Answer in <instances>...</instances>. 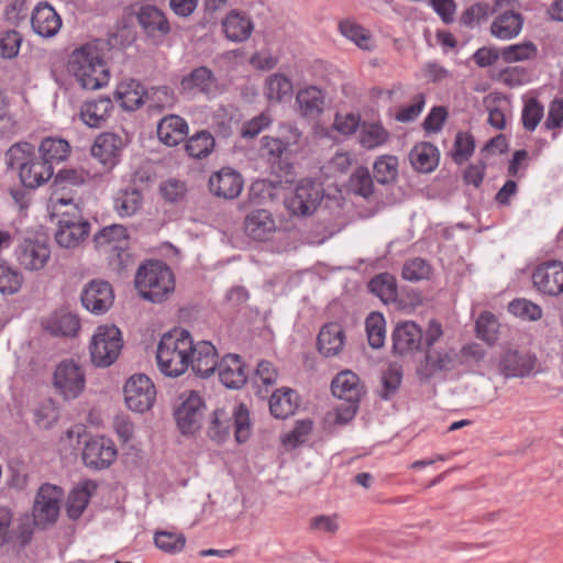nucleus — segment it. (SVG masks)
Returning <instances> with one entry per match:
<instances>
[{"instance_id": "12", "label": "nucleus", "mask_w": 563, "mask_h": 563, "mask_svg": "<svg viewBox=\"0 0 563 563\" xmlns=\"http://www.w3.org/2000/svg\"><path fill=\"white\" fill-rule=\"evenodd\" d=\"M80 301L82 307L92 314H104L114 301L112 286L106 280L92 279L82 289Z\"/></svg>"}, {"instance_id": "17", "label": "nucleus", "mask_w": 563, "mask_h": 563, "mask_svg": "<svg viewBox=\"0 0 563 563\" xmlns=\"http://www.w3.org/2000/svg\"><path fill=\"white\" fill-rule=\"evenodd\" d=\"M117 456V450L111 440L95 438L86 442L82 451V461L86 466L93 470L109 467Z\"/></svg>"}, {"instance_id": "49", "label": "nucleus", "mask_w": 563, "mask_h": 563, "mask_svg": "<svg viewBox=\"0 0 563 563\" xmlns=\"http://www.w3.org/2000/svg\"><path fill=\"white\" fill-rule=\"evenodd\" d=\"M398 158L395 155H380L376 158L373 172L379 184H389L398 176Z\"/></svg>"}, {"instance_id": "40", "label": "nucleus", "mask_w": 563, "mask_h": 563, "mask_svg": "<svg viewBox=\"0 0 563 563\" xmlns=\"http://www.w3.org/2000/svg\"><path fill=\"white\" fill-rule=\"evenodd\" d=\"M296 99L305 117H316L322 111L324 97L322 91L314 86L299 90Z\"/></svg>"}, {"instance_id": "5", "label": "nucleus", "mask_w": 563, "mask_h": 563, "mask_svg": "<svg viewBox=\"0 0 563 563\" xmlns=\"http://www.w3.org/2000/svg\"><path fill=\"white\" fill-rule=\"evenodd\" d=\"M135 287L142 298L152 302H162L174 291V274L162 262H150L139 268Z\"/></svg>"}, {"instance_id": "30", "label": "nucleus", "mask_w": 563, "mask_h": 563, "mask_svg": "<svg viewBox=\"0 0 563 563\" xmlns=\"http://www.w3.org/2000/svg\"><path fill=\"white\" fill-rule=\"evenodd\" d=\"M124 345L121 330L113 324L99 325L90 341V352H121Z\"/></svg>"}, {"instance_id": "64", "label": "nucleus", "mask_w": 563, "mask_h": 563, "mask_svg": "<svg viewBox=\"0 0 563 563\" xmlns=\"http://www.w3.org/2000/svg\"><path fill=\"white\" fill-rule=\"evenodd\" d=\"M88 174L82 170L64 169L60 170L53 183V190L66 192L68 186H78L86 181Z\"/></svg>"}, {"instance_id": "57", "label": "nucleus", "mask_w": 563, "mask_h": 563, "mask_svg": "<svg viewBox=\"0 0 563 563\" xmlns=\"http://www.w3.org/2000/svg\"><path fill=\"white\" fill-rule=\"evenodd\" d=\"M508 310L511 314L529 321H537L542 317L541 307L523 298L512 300Z\"/></svg>"}, {"instance_id": "59", "label": "nucleus", "mask_w": 563, "mask_h": 563, "mask_svg": "<svg viewBox=\"0 0 563 563\" xmlns=\"http://www.w3.org/2000/svg\"><path fill=\"white\" fill-rule=\"evenodd\" d=\"M90 493L87 487H78L71 490L67 499V516L76 520L81 516L89 501Z\"/></svg>"}, {"instance_id": "48", "label": "nucleus", "mask_w": 563, "mask_h": 563, "mask_svg": "<svg viewBox=\"0 0 563 563\" xmlns=\"http://www.w3.org/2000/svg\"><path fill=\"white\" fill-rule=\"evenodd\" d=\"M70 152V146L67 141L63 139L46 137L41 142L40 153L41 158L48 162H60L65 159Z\"/></svg>"}, {"instance_id": "58", "label": "nucleus", "mask_w": 563, "mask_h": 563, "mask_svg": "<svg viewBox=\"0 0 563 563\" xmlns=\"http://www.w3.org/2000/svg\"><path fill=\"white\" fill-rule=\"evenodd\" d=\"M33 146L30 143H16L7 152V162L10 167L22 169L24 164L34 158Z\"/></svg>"}, {"instance_id": "63", "label": "nucleus", "mask_w": 563, "mask_h": 563, "mask_svg": "<svg viewBox=\"0 0 563 563\" xmlns=\"http://www.w3.org/2000/svg\"><path fill=\"white\" fill-rule=\"evenodd\" d=\"M497 330L498 321L496 317L489 311L482 312L476 320L477 336L490 343L496 340Z\"/></svg>"}, {"instance_id": "24", "label": "nucleus", "mask_w": 563, "mask_h": 563, "mask_svg": "<svg viewBox=\"0 0 563 563\" xmlns=\"http://www.w3.org/2000/svg\"><path fill=\"white\" fill-rule=\"evenodd\" d=\"M394 352H417L422 346V330L413 321L398 322L393 332Z\"/></svg>"}, {"instance_id": "8", "label": "nucleus", "mask_w": 563, "mask_h": 563, "mask_svg": "<svg viewBox=\"0 0 563 563\" xmlns=\"http://www.w3.org/2000/svg\"><path fill=\"white\" fill-rule=\"evenodd\" d=\"M126 407L139 413L148 411L156 399V389L151 378L145 374H134L123 386Z\"/></svg>"}, {"instance_id": "23", "label": "nucleus", "mask_w": 563, "mask_h": 563, "mask_svg": "<svg viewBox=\"0 0 563 563\" xmlns=\"http://www.w3.org/2000/svg\"><path fill=\"white\" fill-rule=\"evenodd\" d=\"M146 88L136 79L125 78L115 88L114 98L126 111H135L145 106Z\"/></svg>"}, {"instance_id": "42", "label": "nucleus", "mask_w": 563, "mask_h": 563, "mask_svg": "<svg viewBox=\"0 0 563 563\" xmlns=\"http://www.w3.org/2000/svg\"><path fill=\"white\" fill-rule=\"evenodd\" d=\"M95 242L98 247L123 249L128 242L126 228L121 224L106 227L95 236Z\"/></svg>"}, {"instance_id": "56", "label": "nucleus", "mask_w": 563, "mask_h": 563, "mask_svg": "<svg viewBox=\"0 0 563 563\" xmlns=\"http://www.w3.org/2000/svg\"><path fill=\"white\" fill-rule=\"evenodd\" d=\"M432 274L430 264L420 257L408 260L404 266L401 276L409 282L429 279Z\"/></svg>"}, {"instance_id": "39", "label": "nucleus", "mask_w": 563, "mask_h": 563, "mask_svg": "<svg viewBox=\"0 0 563 563\" xmlns=\"http://www.w3.org/2000/svg\"><path fill=\"white\" fill-rule=\"evenodd\" d=\"M291 95L292 82L284 74L275 73L265 79L264 96L269 102H282Z\"/></svg>"}, {"instance_id": "26", "label": "nucleus", "mask_w": 563, "mask_h": 563, "mask_svg": "<svg viewBox=\"0 0 563 563\" xmlns=\"http://www.w3.org/2000/svg\"><path fill=\"white\" fill-rule=\"evenodd\" d=\"M346 343V332L340 321L324 323L317 335L318 352H343Z\"/></svg>"}, {"instance_id": "36", "label": "nucleus", "mask_w": 563, "mask_h": 563, "mask_svg": "<svg viewBox=\"0 0 563 563\" xmlns=\"http://www.w3.org/2000/svg\"><path fill=\"white\" fill-rule=\"evenodd\" d=\"M298 406V395L291 388L277 389L269 399L271 413L277 419L294 415Z\"/></svg>"}, {"instance_id": "46", "label": "nucleus", "mask_w": 563, "mask_h": 563, "mask_svg": "<svg viewBox=\"0 0 563 563\" xmlns=\"http://www.w3.org/2000/svg\"><path fill=\"white\" fill-rule=\"evenodd\" d=\"M537 55L538 47L532 42L512 44L500 49V58L507 64L533 60Z\"/></svg>"}, {"instance_id": "14", "label": "nucleus", "mask_w": 563, "mask_h": 563, "mask_svg": "<svg viewBox=\"0 0 563 563\" xmlns=\"http://www.w3.org/2000/svg\"><path fill=\"white\" fill-rule=\"evenodd\" d=\"M51 258L49 246L38 240L25 239L15 249V260L27 272L43 269Z\"/></svg>"}, {"instance_id": "4", "label": "nucleus", "mask_w": 563, "mask_h": 563, "mask_svg": "<svg viewBox=\"0 0 563 563\" xmlns=\"http://www.w3.org/2000/svg\"><path fill=\"white\" fill-rule=\"evenodd\" d=\"M232 428L239 443H244L250 438L251 421L246 405L239 404L231 412L225 409L214 410L210 417L208 437L218 443L224 442Z\"/></svg>"}, {"instance_id": "53", "label": "nucleus", "mask_w": 563, "mask_h": 563, "mask_svg": "<svg viewBox=\"0 0 563 563\" xmlns=\"http://www.w3.org/2000/svg\"><path fill=\"white\" fill-rule=\"evenodd\" d=\"M175 103V93L167 86L146 89L145 106L153 110L170 108Z\"/></svg>"}, {"instance_id": "62", "label": "nucleus", "mask_w": 563, "mask_h": 563, "mask_svg": "<svg viewBox=\"0 0 563 563\" xmlns=\"http://www.w3.org/2000/svg\"><path fill=\"white\" fill-rule=\"evenodd\" d=\"M496 79L503 85L514 88L527 84L529 73L523 67L508 66L498 71Z\"/></svg>"}, {"instance_id": "20", "label": "nucleus", "mask_w": 563, "mask_h": 563, "mask_svg": "<svg viewBox=\"0 0 563 563\" xmlns=\"http://www.w3.org/2000/svg\"><path fill=\"white\" fill-rule=\"evenodd\" d=\"M122 147L123 142L119 135L102 133L96 139L91 147V154L104 168L111 169L118 164Z\"/></svg>"}, {"instance_id": "37", "label": "nucleus", "mask_w": 563, "mask_h": 563, "mask_svg": "<svg viewBox=\"0 0 563 563\" xmlns=\"http://www.w3.org/2000/svg\"><path fill=\"white\" fill-rule=\"evenodd\" d=\"M412 167L421 173L432 172L439 163L438 148L431 143L422 142L413 146L409 153Z\"/></svg>"}, {"instance_id": "51", "label": "nucleus", "mask_w": 563, "mask_h": 563, "mask_svg": "<svg viewBox=\"0 0 563 563\" xmlns=\"http://www.w3.org/2000/svg\"><path fill=\"white\" fill-rule=\"evenodd\" d=\"M368 343L373 349L384 345L386 334L385 318L380 312H371L365 320Z\"/></svg>"}, {"instance_id": "38", "label": "nucleus", "mask_w": 563, "mask_h": 563, "mask_svg": "<svg viewBox=\"0 0 563 563\" xmlns=\"http://www.w3.org/2000/svg\"><path fill=\"white\" fill-rule=\"evenodd\" d=\"M390 139L389 131L379 122H363L358 133V143L365 150H375Z\"/></svg>"}, {"instance_id": "41", "label": "nucleus", "mask_w": 563, "mask_h": 563, "mask_svg": "<svg viewBox=\"0 0 563 563\" xmlns=\"http://www.w3.org/2000/svg\"><path fill=\"white\" fill-rule=\"evenodd\" d=\"M157 366L167 377H178L184 374L194 354H155Z\"/></svg>"}, {"instance_id": "31", "label": "nucleus", "mask_w": 563, "mask_h": 563, "mask_svg": "<svg viewBox=\"0 0 563 563\" xmlns=\"http://www.w3.org/2000/svg\"><path fill=\"white\" fill-rule=\"evenodd\" d=\"M112 110L113 104L110 98H98L84 102L79 117L87 126L99 129L106 123Z\"/></svg>"}, {"instance_id": "27", "label": "nucleus", "mask_w": 563, "mask_h": 563, "mask_svg": "<svg viewBox=\"0 0 563 563\" xmlns=\"http://www.w3.org/2000/svg\"><path fill=\"white\" fill-rule=\"evenodd\" d=\"M156 133L159 142L166 146H176L187 137L189 126L181 117L168 114L159 120Z\"/></svg>"}, {"instance_id": "16", "label": "nucleus", "mask_w": 563, "mask_h": 563, "mask_svg": "<svg viewBox=\"0 0 563 563\" xmlns=\"http://www.w3.org/2000/svg\"><path fill=\"white\" fill-rule=\"evenodd\" d=\"M243 186L242 175L231 167H223L209 178L210 192L223 199L231 200L239 197Z\"/></svg>"}, {"instance_id": "7", "label": "nucleus", "mask_w": 563, "mask_h": 563, "mask_svg": "<svg viewBox=\"0 0 563 563\" xmlns=\"http://www.w3.org/2000/svg\"><path fill=\"white\" fill-rule=\"evenodd\" d=\"M416 374L421 383H427L441 373L457 369L461 366L474 372V364L466 362L462 354H419Z\"/></svg>"}, {"instance_id": "60", "label": "nucleus", "mask_w": 563, "mask_h": 563, "mask_svg": "<svg viewBox=\"0 0 563 563\" xmlns=\"http://www.w3.org/2000/svg\"><path fill=\"white\" fill-rule=\"evenodd\" d=\"M198 356L195 358L190 356L189 365L191 369L202 377H209L216 371H219V354H197Z\"/></svg>"}, {"instance_id": "13", "label": "nucleus", "mask_w": 563, "mask_h": 563, "mask_svg": "<svg viewBox=\"0 0 563 563\" xmlns=\"http://www.w3.org/2000/svg\"><path fill=\"white\" fill-rule=\"evenodd\" d=\"M532 283L543 295L551 297L561 295L563 292V263L555 260L541 263L532 273Z\"/></svg>"}, {"instance_id": "19", "label": "nucleus", "mask_w": 563, "mask_h": 563, "mask_svg": "<svg viewBox=\"0 0 563 563\" xmlns=\"http://www.w3.org/2000/svg\"><path fill=\"white\" fill-rule=\"evenodd\" d=\"M218 373L222 384L231 389L244 386L249 376L240 354H224L220 360Z\"/></svg>"}, {"instance_id": "6", "label": "nucleus", "mask_w": 563, "mask_h": 563, "mask_svg": "<svg viewBox=\"0 0 563 563\" xmlns=\"http://www.w3.org/2000/svg\"><path fill=\"white\" fill-rule=\"evenodd\" d=\"M205 402L195 390H185L178 397L174 417L181 434L191 435L201 427Z\"/></svg>"}, {"instance_id": "15", "label": "nucleus", "mask_w": 563, "mask_h": 563, "mask_svg": "<svg viewBox=\"0 0 563 563\" xmlns=\"http://www.w3.org/2000/svg\"><path fill=\"white\" fill-rule=\"evenodd\" d=\"M216 352L214 345L203 341L195 344L191 333L180 327H175L161 338L157 352Z\"/></svg>"}, {"instance_id": "44", "label": "nucleus", "mask_w": 563, "mask_h": 563, "mask_svg": "<svg viewBox=\"0 0 563 563\" xmlns=\"http://www.w3.org/2000/svg\"><path fill=\"white\" fill-rule=\"evenodd\" d=\"M142 206V195L136 189L120 190L113 199V209L124 218L135 214Z\"/></svg>"}, {"instance_id": "54", "label": "nucleus", "mask_w": 563, "mask_h": 563, "mask_svg": "<svg viewBox=\"0 0 563 563\" xmlns=\"http://www.w3.org/2000/svg\"><path fill=\"white\" fill-rule=\"evenodd\" d=\"M154 543L161 551L168 554H176L184 550L186 537L183 533L156 531L154 534Z\"/></svg>"}, {"instance_id": "21", "label": "nucleus", "mask_w": 563, "mask_h": 563, "mask_svg": "<svg viewBox=\"0 0 563 563\" xmlns=\"http://www.w3.org/2000/svg\"><path fill=\"white\" fill-rule=\"evenodd\" d=\"M90 232L87 220H58L55 232L56 243L66 249H74L81 244Z\"/></svg>"}, {"instance_id": "33", "label": "nucleus", "mask_w": 563, "mask_h": 563, "mask_svg": "<svg viewBox=\"0 0 563 563\" xmlns=\"http://www.w3.org/2000/svg\"><path fill=\"white\" fill-rule=\"evenodd\" d=\"M522 25L523 19L520 13L506 11L494 19L490 33L501 41H509L521 32Z\"/></svg>"}, {"instance_id": "10", "label": "nucleus", "mask_w": 563, "mask_h": 563, "mask_svg": "<svg viewBox=\"0 0 563 563\" xmlns=\"http://www.w3.org/2000/svg\"><path fill=\"white\" fill-rule=\"evenodd\" d=\"M62 497V489L55 485L44 484L40 487L33 506V520L36 526L45 528L57 520Z\"/></svg>"}, {"instance_id": "28", "label": "nucleus", "mask_w": 563, "mask_h": 563, "mask_svg": "<svg viewBox=\"0 0 563 563\" xmlns=\"http://www.w3.org/2000/svg\"><path fill=\"white\" fill-rule=\"evenodd\" d=\"M47 209L53 219L58 220H84L82 211L69 191L63 192L53 190Z\"/></svg>"}, {"instance_id": "18", "label": "nucleus", "mask_w": 563, "mask_h": 563, "mask_svg": "<svg viewBox=\"0 0 563 563\" xmlns=\"http://www.w3.org/2000/svg\"><path fill=\"white\" fill-rule=\"evenodd\" d=\"M180 89L188 95L201 93L210 97L218 92L219 86L213 73L201 66L195 68L181 79Z\"/></svg>"}, {"instance_id": "35", "label": "nucleus", "mask_w": 563, "mask_h": 563, "mask_svg": "<svg viewBox=\"0 0 563 563\" xmlns=\"http://www.w3.org/2000/svg\"><path fill=\"white\" fill-rule=\"evenodd\" d=\"M137 21L151 36H163L169 32V23L167 19L156 7H142L137 13Z\"/></svg>"}, {"instance_id": "25", "label": "nucleus", "mask_w": 563, "mask_h": 563, "mask_svg": "<svg viewBox=\"0 0 563 563\" xmlns=\"http://www.w3.org/2000/svg\"><path fill=\"white\" fill-rule=\"evenodd\" d=\"M31 24L38 35L52 37L60 30L62 19L51 4L42 2L34 8Z\"/></svg>"}, {"instance_id": "2", "label": "nucleus", "mask_w": 563, "mask_h": 563, "mask_svg": "<svg viewBox=\"0 0 563 563\" xmlns=\"http://www.w3.org/2000/svg\"><path fill=\"white\" fill-rule=\"evenodd\" d=\"M67 70L87 90L100 89L110 80V71L98 43H87L73 51Z\"/></svg>"}, {"instance_id": "55", "label": "nucleus", "mask_w": 563, "mask_h": 563, "mask_svg": "<svg viewBox=\"0 0 563 563\" xmlns=\"http://www.w3.org/2000/svg\"><path fill=\"white\" fill-rule=\"evenodd\" d=\"M544 115V108L536 98H526L523 100V109L521 113V121L523 128L532 132L539 125Z\"/></svg>"}, {"instance_id": "61", "label": "nucleus", "mask_w": 563, "mask_h": 563, "mask_svg": "<svg viewBox=\"0 0 563 563\" xmlns=\"http://www.w3.org/2000/svg\"><path fill=\"white\" fill-rule=\"evenodd\" d=\"M351 189L354 194L368 198L374 192V183L367 168H357L350 179Z\"/></svg>"}, {"instance_id": "47", "label": "nucleus", "mask_w": 563, "mask_h": 563, "mask_svg": "<svg viewBox=\"0 0 563 563\" xmlns=\"http://www.w3.org/2000/svg\"><path fill=\"white\" fill-rule=\"evenodd\" d=\"M368 287L385 303L393 302L397 298V283L390 274L385 273L375 276L369 282Z\"/></svg>"}, {"instance_id": "9", "label": "nucleus", "mask_w": 563, "mask_h": 563, "mask_svg": "<svg viewBox=\"0 0 563 563\" xmlns=\"http://www.w3.org/2000/svg\"><path fill=\"white\" fill-rule=\"evenodd\" d=\"M323 198L321 185L310 180H300L291 195H289L285 205L288 211L295 216H310L319 207Z\"/></svg>"}, {"instance_id": "3", "label": "nucleus", "mask_w": 563, "mask_h": 563, "mask_svg": "<svg viewBox=\"0 0 563 563\" xmlns=\"http://www.w3.org/2000/svg\"><path fill=\"white\" fill-rule=\"evenodd\" d=\"M331 390L333 396L342 401L334 409L333 421L336 424H346L354 419L366 389L355 373L342 371L333 378Z\"/></svg>"}, {"instance_id": "34", "label": "nucleus", "mask_w": 563, "mask_h": 563, "mask_svg": "<svg viewBox=\"0 0 563 563\" xmlns=\"http://www.w3.org/2000/svg\"><path fill=\"white\" fill-rule=\"evenodd\" d=\"M80 327L79 317L67 310L55 311L46 323V329L57 336H76Z\"/></svg>"}, {"instance_id": "52", "label": "nucleus", "mask_w": 563, "mask_h": 563, "mask_svg": "<svg viewBox=\"0 0 563 563\" xmlns=\"http://www.w3.org/2000/svg\"><path fill=\"white\" fill-rule=\"evenodd\" d=\"M401 379V366L398 364H390L382 374V389L378 391L379 397L384 400L390 399L398 391Z\"/></svg>"}, {"instance_id": "50", "label": "nucleus", "mask_w": 563, "mask_h": 563, "mask_svg": "<svg viewBox=\"0 0 563 563\" xmlns=\"http://www.w3.org/2000/svg\"><path fill=\"white\" fill-rule=\"evenodd\" d=\"M24 283L22 273L7 262H0V292L3 295L16 294Z\"/></svg>"}, {"instance_id": "32", "label": "nucleus", "mask_w": 563, "mask_h": 563, "mask_svg": "<svg viewBox=\"0 0 563 563\" xmlns=\"http://www.w3.org/2000/svg\"><path fill=\"white\" fill-rule=\"evenodd\" d=\"M53 174V166L41 157H34L19 172L21 183L27 188L42 186L52 178Z\"/></svg>"}, {"instance_id": "22", "label": "nucleus", "mask_w": 563, "mask_h": 563, "mask_svg": "<svg viewBox=\"0 0 563 563\" xmlns=\"http://www.w3.org/2000/svg\"><path fill=\"white\" fill-rule=\"evenodd\" d=\"M244 230L255 241H267L276 231V222L268 210L256 209L245 217Z\"/></svg>"}, {"instance_id": "45", "label": "nucleus", "mask_w": 563, "mask_h": 563, "mask_svg": "<svg viewBox=\"0 0 563 563\" xmlns=\"http://www.w3.org/2000/svg\"><path fill=\"white\" fill-rule=\"evenodd\" d=\"M339 30L344 37L355 43L360 48L371 49L373 47L371 33L354 20L341 21Z\"/></svg>"}, {"instance_id": "11", "label": "nucleus", "mask_w": 563, "mask_h": 563, "mask_svg": "<svg viewBox=\"0 0 563 563\" xmlns=\"http://www.w3.org/2000/svg\"><path fill=\"white\" fill-rule=\"evenodd\" d=\"M54 386L66 400L75 399L85 389V373L73 361H64L55 369Z\"/></svg>"}, {"instance_id": "1", "label": "nucleus", "mask_w": 563, "mask_h": 563, "mask_svg": "<svg viewBox=\"0 0 563 563\" xmlns=\"http://www.w3.org/2000/svg\"><path fill=\"white\" fill-rule=\"evenodd\" d=\"M474 364V373L467 377L466 390L489 402L498 397V388L492 379L529 377L552 368L563 374V354H462Z\"/></svg>"}, {"instance_id": "29", "label": "nucleus", "mask_w": 563, "mask_h": 563, "mask_svg": "<svg viewBox=\"0 0 563 563\" xmlns=\"http://www.w3.org/2000/svg\"><path fill=\"white\" fill-rule=\"evenodd\" d=\"M222 29L229 41L240 43L250 38L254 23L246 13L232 10L223 19Z\"/></svg>"}, {"instance_id": "43", "label": "nucleus", "mask_w": 563, "mask_h": 563, "mask_svg": "<svg viewBox=\"0 0 563 563\" xmlns=\"http://www.w3.org/2000/svg\"><path fill=\"white\" fill-rule=\"evenodd\" d=\"M214 146L213 135L208 131H199L187 140L185 150L192 158H205L212 153Z\"/></svg>"}]
</instances>
